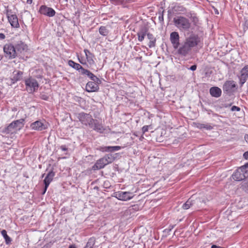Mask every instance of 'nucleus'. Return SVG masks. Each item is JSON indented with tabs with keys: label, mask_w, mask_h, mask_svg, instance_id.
<instances>
[{
	"label": "nucleus",
	"mask_w": 248,
	"mask_h": 248,
	"mask_svg": "<svg viewBox=\"0 0 248 248\" xmlns=\"http://www.w3.org/2000/svg\"><path fill=\"white\" fill-rule=\"evenodd\" d=\"M134 135H135L136 136H138V135L136 133H135Z\"/></svg>",
	"instance_id": "nucleus-54"
},
{
	"label": "nucleus",
	"mask_w": 248,
	"mask_h": 248,
	"mask_svg": "<svg viewBox=\"0 0 248 248\" xmlns=\"http://www.w3.org/2000/svg\"><path fill=\"white\" fill-rule=\"evenodd\" d=\"M174 225L170 226V231H171V230L174 228Z\"/></svg>",
	"instance_id": "nucleus-51"
},
{
	"label": "nucleus",
	"mask_w": 248,
	"mask_h": 248,
	"mask_svg": "<svg viewBox=\"0 0 248 248\" xmlns=\"http://www.w3.org/2000/svg\"><path fill=\"white\" fill-rule=\"evenodd\" d=\"M95 238L94 237H91L90 238L86 245L84 248H93V247L95 244Z\"/></svg>",
	"instance_id": "nucleus-31"
},
{
	"label": "nucleus",
	"mask_w": 248,
	"mask_h": 248,
	"mask_svg": "<svg viewBox=\"0 0 248 248\" xmlns=\"http://www.w3.org/2000/svg\"><path fill=\"white\" fill-rule=\"evenodd\" d=\"M68 64L70 66L78 70L79 72L81 70V69L83 67L79 63H76L72 60H69L68 61Z\"/></svg>",
	"instance_id": "nucleus-27"
},
{
	"label": "nucleus",
	"mask_w": 248,
	"mask_h": 248,
	"mask_svg": "<svg viewBox=\"0 0 248 248\" xmlns=\"http://www.w3.org/2000/svg\"><path fill=\"white\" fill-rule=\"evenodd\" d=\"M44 175H45V174H43L42 175V177H43L44 176Z\"/></svg>",
	"instance_id": "nucleus-55"
},
{
	"label": "nucleus",
	"mask_w": 248,
	"mask_h": 248,
	"mask_svg": "<svg viewBox=\"0 0 248 248\" xmlns=\"http://www.w3.org/2000/svg\"><path fill=\"white\" fill-rule=\"evenodd\" d=\"M115 197L119 200L126 201L133 198L134 195L130 192L118 191L116 192Z\"/></svg>",
	"instance_id": "nucleus-6"
},
{
	"label": "nucleus",
	"mask_w": 248,
	"mask_h": 248,
	"mask_svg": "<svg viewBox=\"0 0 248 248\" xmlns=\"http://www.w3.org/2000/svg\"><path fill=\"white\" fill-rule=\"evenodd\" d=\"M155 42H156V39H155V40L150 41L149 44H148V46L150 48H152V47H155Z\"/></svg>",
	"instance_id": "nucleus-36"
},
{
	"label": "nucleus",
	"mask_w": 248,
	"mask_h": 248,
	"mask_svg": "<svg viewBox=\"0 0 248 248\" xmlns=\"http://www.w3.org/2000/svg\"><path fill=\"white\" fill-rule=\"evenodd\" d=\"M42 98L43 99H44V100H46L47 99V97L46 95H44L42 96Z\"/></svg>",
	"instance_id": "nucleus-47"
},
{
	"label": "nucleus",
	"mask_w": 248,
	"mask_h": 248,
	"mask_svg": "<svg viewBox=\"0 0 248 248\" xmlns=\"http://www.w3.org/2000/svg\"><path fill=\"white\" fill-rule=\"evenodd\" d=\"M84 51L85 53L86 60L88 62V67L90 68L94 66L95 65V62L94 60V55L88 49H84Z\"/></svg>",
	"instance_id": "nucleus-14"
},
{
	"label": "nucleus",
	"mask_w": 248,
	"mask_h": 248,
	"mask_svg": "<svg viewBox=\"0 0 248 248\" xmlns=\"http://www.w3.org/2000/svg\"><path fill=\"white\" fill-rule=\"evenodd\" d=\"M32 0H27V2L29 4H31L32 3Z\"/></svg>",
	"instance_id": "nucleus-49"
},
{
	"label": "nucleus",
	"mask_w": 248,
	"mask_h": 248,
	"mask_svg": "<svg viewBox=\"0 0 248 248\" xmlns=\"http://www.w3.org/2000/svg\"><path fill=\"white\" fill-rule=\"evenodd\" d=\"M88 77H89L92 81H93L98 83H101V80L96 77L91 72L90 74L88 75Z\"/></svg>",
	"instance_id": "nucleus-32"
},
{
	"label": "nucleus",
	"mask_w": 248,
	"mask_h": 248,
	"mask_svg": "<svg viewBox=\"0 0 248 248\" xmlns=\"http://www.w3.org/2000/svg\"><path fill=\"white\" fill-rule=\"evenodd\" d=\"M107 165L106 160L102 157L96 161L95 164L93 166V169L94 170H100L104 168Z\"/></svg>",
	"instance_id": "nucleus-20"
},
{
	"label": "nucleus",
	"mask_w": 248,
	"mask_h": 248,
	"mask_svg": "<svg viewBox=\"0 0 248 248\" xmlns=\"http://www.w3.org/2000/svg\"><path fill=\"white\" fill-rule=\"evenodd\" d=\"M39 12L43 15L48 17H53L55 16L56 12L52 8L48 7L46 5L40 6Z\"/></svg>",
	"instance_id": "nucleus-8"
},
{
	"label": "nucleus",
	"mask_w": 248,
	"mask_h": 248,
	"mask_svg": "<svg viewBox=\"0 0 248 248\" xmlns=\"http://www.w3.org/2000/svg\"><path fill=\"white\" fill-rule=\"evenodd\" d=\"M122 147L119 146H105L101 148V150L103 152H114L121 149Z\"/></svg>",
	"instance_id": "nucleus-23"
},
{
	"label": "nucleus",
	"mask_w": 248,
	"mask_h": 248,
	"mask_svg": "<svg viewBox=\"0 0 248 248\" xmlns=\"http://www.w3.org/2000/svg\"><path fill=\"white\" fill-rule=\"evenodd\" d=\"M1 235L3 236V237H4V239H5V242L7 244H10L11 241H12V239L11 238L7 235V232L6 230H3L1 232Z\"/></svg>",
	"instance_id": "nucleus-28"
},
{
	"label": "nucleus",
	"mask_w": 248,
	"mask_h": 248,
	"mask_svg": "<svg viewBox=\"0 0 248 248\" xmlns=\"http://www.w3.org/2000/svg\"><path fill=\"white\" fill-rule=\"evenodd\" d=\"M16 51V55L18 53H22L28 49V46L23 41L21 40L17 41L14 45Z\"/></svg>",
	"instance_id": "nucleus-15"
},
{
	"label": "nucleus",
	"mask_w": 248,
	"mask_h": 248,
	"mask_svg": "<svg viewBox=\"0 0 248 248\" xmlns=\"http://www.w3.org/2000/svg\"><path fill=\"white\" fill-rule=\"evenodd\" d=\"M7 16L8 21L12 27L16 28L19 27L18 20L16 15H10V14L7 12Z\"/></svg>",
	"instance_id": "nucleus-16"
},
{
	"label": "nucleus",
	"mask_w": 248,
	"mask_h": 248,
	"mask_svg": "<svg viewBox=\"0 0 248 248\" xmlns=\"http://www.w3.org/2000/svg\"><path fill=\"white\" fill-rule=\"evenodd\" d=\"M242 187L244 191L248 192V179L243 182Z\"/></svg>",
	"instance_id": "nucleus-34"
},
{
	"label": "nucleus",
	"mask_w": 248,
	"mask_h": 248,
	"mask_svg": "<svg viewBox=\"0 0 248 248\" xmlns=\"http://www.w3.org/2000/svg\"><path fill=\"white\" fill-rule=\"evenodd\" d=\"M150 126L149 125H144L142 128V134H144L145 132H147L148 130V128Z\"/></svg>",
	"instance_id": "nucleus-39"
},
{
	"label": "nucleus",
	"mask_w": 248,
	"mask_h": 248,
	"mask_svg": "<svg viewBox=\"0 0 248 248\" xmlns=\"http://www.w3.org/2000/svg\"><path fill=\"white\" fill-rule=\"evenodd\" d=\"M236 87V84L233 80L227 81L223 85V90L228 92L231 93Z\"/></svg>",
	"instance_id": "nucleus-18"
},
{
	"label": "nucleus",
	"mask_w": 248,
	"mask_h": 248,
	"mask_svg": "<svg viewBox=\"0 0 248 248\" xmlns=\"http://www.w3.org/2000/svg\"><path fill=\"white\" fill-rule=\"evenodd\" d=\"M199 199L195 201L193 199V197L189 198L183 205V208L185 210L189 209L191 206L194 205L196 202H198Z\"/></svg>",
	"instance_id": "nucleus-24"
},
{
	"label": "nucleus",
	"mask_w": 248,
	"mask_h": 248,
	"mask_svg": "<svg viewBox=\"0 0 248 248\" xmlns=\"http://www.w3.org/2000/svg\"><path fill=\"white\" fill-rule=\"evenodd\" d=\"M231 110L232 111H239L240 110V108L237 106H233L232 107Z\"/></svg>",
	"instance_id": "nucleus-40"
},
{
	"label": "nucleus",
	"mask_w": 248,
	"mask_h": 248,
	"mask_svg": "<svg viewBox=\"0 0 248 248\" xmlns=\"http://www.w3.org/2000/svg\"><path fill=\"white\" fill-rule=\"evenodd\" d=\"M245 140L248 143V135H246L245 136Z\"/></svg>",
	"instance_id": "nucleus-48"
},
{
	"label": "nucleus",
	"mask_w": 248,
	"mask_h": 248,
	"mask_svg": "<svg viewBox=\"0 0 248 248\" xmlns=\"http://www.w3.org/2000/svg\"><path fill=\"white\" fill-rule=\"evenodd\" d=\"M5 38V35L4 34L1 33H0V40H3Z\"/></svg>",
	"instance_id": "nucleus-44"
},
{
	"label": "nucleus",
	"mask_w": 248,
	"mask_h": 248,
	"mask_svg": "<svg viewBox=\"0 0 248 248\" xmlns=\"http://www.w3.org/2000/svg\"><path fill=\"white\" fill-rule=\"evenodd\" d=\"M243 156H244L245 158L248 159V152H246L244 154Z\"/></svg>",
	"instance_id": "nucleus-45"
},
{
	"label": "nucleus",
	"mask_w": 248,
	"mask_h": 248,
	"mask_svg": "<svg viewBox=\"0 0 248 248\" xmlns=\"http://www.w3.org/2000/svg\"><path fill=\"white\" fill-rule=\"evenodd\" d=\"M200 42L198 35L191 33L187 37L185 41L179 47L177 52L179 54L186 56L191 51L192 48L197 46Z\"/></svg>",
	"instance_id": "nucleus-1"
},
{
	"label": "nucleus",
	"mask_w": 248,
	"mask_h": 248,
	"mask_svg": "<svg viewBox=\"0 0 248 248\" xmlns=\"http://www.w3.org/2000/svg\"><path fill=\"white\" fill-rule=\"evenodd\" d=\"M248 29V20H246L244 24V30H246Z\"/></svg>",
	"instance_id": "nucleus-41"
},
{
	"label": "nucleus",
	"mask_w": 248,
	"mask_h": 248,
	"mask_svg": "<svg viewBox=\"0 0 248 248\" xmlns=\"http://www.w3.org/2000/svg\"><path fill=\"white\" fill-rule=\"evenodd\" d=\"M25 84L26 90L30 93H32L37 91L39 87V83L37 81L31 77L25 79Z\"/></svg>",
	"instance_id": "nucleus-5"
},
{
	"label": "nucleus",
	"mask_w": 248,
	"mask_h": 248,
	"mask_svg": "<svg viewBox=\"0 0 248 248\" xmlns=\"http://www.w3.org/2000/svg\"><path fill=\"white\" fill-rule=\"evenodd\" d=\"M230 105H228V106H225V107H227V106H230Z\"/></svg>",
	"instance_id": "nucleus-56"
},
{
	"label": "nucleus",
	"mask_w": 248,
	"mask_h": 248,
	"mask_svg": "<svg viewBox=\"0 0 248 248\" xmlns=\"http://www.w3.org/2000/svg\"><path fill=\"white\" fill-rule=\"evenodd\" d=\"M31 129L38 131H42L46 128V124H43L41 121H36L30 125Z\"/></svg>",
	"instance_id": "nucleus-17"
},
{
	"label": "nucleus",
	"mask_w": 248,
	"mask_h": 248,
	"mask_svg": "<svg viewBox=\"0 0 248 248\" xmlns=\"http://www.w3.org/2000/svg\"><path fill=\"white\" fill-rule=\"evenodd\" d=\"M143 139V136H141V137H140V140L141 141V140H142V139Z\"/></svg>",
	"instance_id": "nucleus-52"
},
{
	"label": "nucleus",
	"mask_w": 248,
	"mask_h": 248,
	"mask_svg": "<svg viewBox=\"0 0 248 248\" xmlns=\"http://www.w3.org/2000/svg\"><path fill=\"white\" fill-rule=\"evenodd\" d=\"M94 81H89L86 85V90L88 92H93L97 91L99 89L98 84Z\"/></svg>",
	"instance_id": "nucleus-19"
},
{
	"label": "nucleus",
	"mask_w": 248,
	"mask_h": 248,
	"mask_svg": "<svg viewBox=\"0 0 248 248\" xmlns=\"http://www.w3.org/2000/svg\"><path fill=\"white\" fill-rule=\"evenodd\" d=\"M24 120L23 119H21L12 122V124H14V126L15 128H16V130H20L24 125L23 122Z\"/></svg>",
	"instance_id": "nucleus-25"
},
{
	"label": "nucleus",
	"mask_w": 248,
	"mask_h": 248,
	"mask_svg": "<svg viewBox=\"0 0 248 248\" xmlns=\"http://www.w3.org/2000/svg\"><path fill=\"white\" fill-rule=\"evenodd\" d=\"M211 248H224L221 247H219V246H217V245H212L211 246Z\"/></svg>",
	"instance_id": "nucleus-46"
},
{
	"label": "nucleus",
	"mask_w": 248,
	"mask_h": 248,
	"mask_svg": "<svg viewBox=\"0 0 248 248\" xmlns=\"http://www.w3.org/2000/svg\"><path fill=\"white\" fill-rule=\"evenodd\" d=\"M103 158L104 160H106V162L107 165L112 163L114 160V157L111 154L106 155L103 157Z\"/></svg>",
	"instance_id": "nucleus-30"
},
{
	"label": "nucleus",
	"mask_w": 248,
	"mask_h": 248,
	"mask_svg": "<svg viewBox=\"0 0 248 248\" xmlns=\"http://www.w3.org/2000/svg\"><path fill=\"white\" fill-rule=\"evenodd\" d=\"M211 95L213 97L218 98L220 97L222 93L221 90L217 87H213L209 90Z\"/></svg>",
	"instance_id": "nucleus-21"
},
{
	"label": "nucleus",
	"mask_w": 248,
	"mask_h": 248,
	"mask_svg": "<svg viewBox=\"0 0 248 248\" xmlns=\"http://www.w3.org/2000/svg\"><path fill=\"white\" fill-rule=\"evenodd\" d=\"M80 63H81L82 64H86L85 63H84V62H81V61H80Z\"/></svg>",
	"instance_id": "nucleus-53"
},
{
	"label": "nucleus",
	"mask_w": 248,
	"mask_h": 248,
	"mask_svg": "<svg viewBox=\"0 0 248 248\" xmlns=\"http://www.w3.org/2000/svg\"><path fill=\"white\" fill-rule=\"evenodd\" d=\"M99 32L103 36H106L108 33V31L106 27L101 26L99 29Z\"/></svg>",
	"instance_id": "nucleus-33"
},
{
	"label": "nucleus",
	"mask_w": 248,
	"mask_h": 248,
	"mask_svg": "<svg viewBox=\"0 0 248 248\" xmlns=\"http://www.w3.org/2000/svg\"><path fill=\"white\" fill-rule=\"evenodd\" d=\"M248 168V163L236 170L232 175V179L235 181H240L244 180L247 176V169Z\"/></svg>",
	"instance_id": "nucleus-3"
},
{
	"label": "nucleus",
	"mask_w": 248,
	"mask_h": 248,
	"mask_svg": "<svg viewBox=\"0 0 248 248\" xmlns=\"http://www.w3.org/2000/svg\"><path fill=\"white\" fill-rule=\"evenodd\" d=\"M175 26L181 31H188L190 27L189 20L184 16H178L173 18Z\"/></svg>",
	"instance_id": "nucleus-2"
},
{
	"label": "nucleus",
	"mask_w": 248,
	"mask_h": 248,
	"mask_svg": "<svg viewBox=\"0 0 248 248\" xmlns=\"http://www.w3.org/2000/svg\"><path fill=\"white\" fill-rule=\"evenodd\" d=\"M147 36L148 39L150 41L155 40V39H156V38L154 36V35L150 33H148L147 32Z\"/></svg>",
	"instance_id": "nucleus-38"
},
{
	"label": "nucleus",
	"mask_w": 248,
	"mask_h": 248,
	"mask_svg": "<svg viewBox=\"0 0 248 248\" xmlns=\"http://www.w3.org/2000/svg\"><path fill=\"white\" fill-rule=\"evenodd\" d=\"M14 124L11 123L7 127L5 128L2 130V133L5 134H10L15 133L17 130H16V128L14 126Z\"/></svg>",
	"instance_id": "nucleus-26"
},
{
	"label": "nucleus",
	"mask_w": 248,
	"mask_h": 248,
	"mask_svg": "<svg viewBox=\"0 0 248 248\" xmlns=\"http://www.w3.org/2000/svg\"><path fill=\"white\" fill-rule=\"evenodd\" d=\"M60 149L63 151H66L67 150L68 148L67 147H66V145H62L60 147Z\"/></svg>",
	"instance_id": "nucleus-43"
},
{
	"label": "nucleus",
	"mask_w": 248,
	"mask_h": 248,
	"mask_svg": "<svg viewBox=\"0 0 248 248\" xmlns=\"http://www.w3.org/2000/svg\"><path fill=\"white\" fill-rule=\"evenodd\" d=\"M78 118L82 124L86 125H88L89 126L90 124L92 123L93 119L90 115L84 112L79 113Z\"/></svg>",
	"instance_id": "nucleus-7"
},
{
	"label": "nucleus",
	"mask_w": 248,
	"mask_h": 248,
	"mask_svg": "<svg viewBox=\"0 0 248 248\" xmlns=\"http://www.w3.org/2000/svg\"><path fill=\"white\" fill-rule=\"evenodd\" d=\"M239 84L241 86L246 82L248 78V65L244 67L240 72V75L238 77Z\"/></svg>",
	"instance_id": "nucleus-12"
},
{
	"label": "nucleus",
	"mask_w": 248,
	"mask_h": 248,
	"mask_svg": "<svg viewBox=\"0 0 248 248\" xmlns=\"http://www.w3.org/2000/svg\"><path fill=\"white\" fill-rule=\"evenodd\" d=\"M90 72H91L89 70L85 69L82 67L79 73L82 75H86L88 77V75L90 74Z\"/></svg>",
	"instance_id": "nucleus-35"
},
{
	"label": "nucleus",
	"mask_w": 248,
	"mask_h": 248,
	"mask_svg": "<svg viewBox=\"0 0 248 248\" xmlns=\"http://www.w3.org/2000/svg\"><path fill=\"white\" fill-rule=\"evenodd\" d=\"M89 127L100 133H103L105 130L101 123H99L97 120L93 119L92 123L90 124Z\"/></svg>",
	"instance_id": "nucleus-9"
},
{
	"label": "nucleus",
	"mask_w": 248,
	"mask_h": 248,
	"mask_svg": "<svg viewBox=\"0 0 248 248\" xmlns=\"http://www.w3.org/2000/svg\"><path fill=\"white\" fill-rule=\"evenodd\" d=\"M163 13L164 11L159 12L158 19L160 22H163L164 21Z\"/></svg>",
	"instance_id": "nucleus-37"
},
{
	"label": "nucleus",
	"mask_w": 248,
	"mask_h": 248,
	"mask_svg": "<svg viewBox=\"0 0 248 248\" xmlns=\"http://www.w3.org/2000/svg\"><path fill=\"white\" fill-rule=\"evenodd\" d=\"M197 68V65L196 64L192 65L190 68L188 69L191 71H195L196 70Z\"/></svg>",
	"instance_id": "nucleus-42"
},
{
	"label": "nucleus",
	"mask_w": 248,
	"mask_h": 248,
	"mask_svg": "<svg viewBox=\"0 0 248 248\" xmlns=\"http://www.w3.org/2000/svg\"><path fill=\"white\" fill-rule=\"evenodd\" d=\"M180 36L177 32H172L170 34V41L175 49L179 48Z\"/></svg>",
	"instance_id": "nucleus-11"
},
{
	"label": "nucleus",
	"mask_w": 248,
	"mask_h": 248,
	"mask_svg": "<svg viewBox=\"0 0 248 248\" xmlns=\"http://www.w3.org/2000/svg\"><path fill=\"white\" fill-rule=\"evenodd\" d=\"M197 127L200 129H205L206 130L213 129V126L209 124H198Z\"/></svg>",
	"instance_id": "nucleus-29"
},
{
	"label": "nucleus",
	"mask_w": 248,
	"mask_h": 248,
	"mask_svg": "<svg viewBox=\"0 0 248 248\" xmlns=\"http://www.w3.org/2000/svg\"><path fill=\"white\" fill-rule=\"evenodd\" d=\"M3 49L5 57L9 59H14L17 56L15 46L12 43L5 44Z\"/></svg>",
	"instance_id": "nucleus-4"
},
{
	"label": "nucleus",
	"mask_w": 248,
	"mask_h": 248,
	"mask_svg": "<svg viewBox=\"0 0 248 248\" xmlns=\"http://www.w3.org/2000/svg\"><path fill=\"white\" fill-rule=\"evenodd\" d=\"M23 72L19 70H15L12 74L11 78L9 79L10 85L15 84L18 81H20L22 79Z\"/></svg>",
	"instance_id": "nucleus-10"
},
{
	"label": "nucleus",
	"mask_w": 248,
	"mask_h": 248,
	"mask_svg": "<svg viewBox=\"0 0 248 248\" xmlns=\"http://www.w3.org/2000/svg\"><path fill=\"white\" fill-rule=\"evenodd\" d=\"M54 176H55V172H53L52 170L49 171L47 174L46 177H45V178L44 180L45 187H44V191L42 193L43 194H44L46 193L50 183L53 180Z\"/></svg>",
	"instance_id": "nucleus-13"
},
{
	"label": "nucleus",
	"mask_w": 248,
	"mask_h": 248,
	"mask_svg": "<svg viewBox=\"0 0 248 248\" xmlns=\"http://www.w3.org/2000/svg\"><path fill=\"white\" fill-rule=\"evenodd\" d=\"M147 32L148 29L146 27L140 29V31L137 33L138 40L140 42H142L144 40L145 35H147Z\"/></svg>",
	"instance_id": "nucleus-22"
},
{
	"label": "nucleus",
	"mask_w": 248,
	"mask_h": 248,
	"mask_svg": "<svg viewBox=\"0 0 248 248\" xmlns=\"http://www.w3.org/2000/svg\"><path fill=\"white\" fill-rule=\"evenodd\" d=\"M68 248H77L74 245H71Z\"/></svg>",
	"instance_id": "nucleus-50"
}]
</instances>
